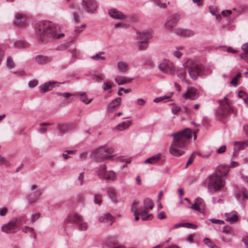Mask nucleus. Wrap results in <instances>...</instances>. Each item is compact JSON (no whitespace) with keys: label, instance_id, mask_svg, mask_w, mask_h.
Listing matches in <instances>:
<instances>
[{"label":"nucleus","instance_id":"1","mask_svg":"<svg viewBox=\"0 0 248 248\" xmlns=\"http://www.w3.org/2000/svg\"><path fill=\"white\" fill-rule=\"evenodd\" d=\"M171 136L173 137L174 139L170 146V152L174 156H180L183 155L184 152L177 148H185L188 140L192 137V131L190 129L186 128L177 133L171 134Z\"/></svg>","mask_w":248,"mask_h":248},{"label":"nucleus","instance_id":"2","mask_svg":"<svg viewBox=\"0 0 248 248\" xmlns=\"http://www.w3.org/2000/svg\"><path fill=\"white\" fill-rule=\"evenodd\" d=\"M37 34L42 39L45 35L52 38H60L64 36L63 33L56 34V29L47 21L40 22L36 29Z\"/></svg>","mask_w":248,"mask_h":248},{"label":"nucleus","instance_id":"3","mask_svg":"<svg viewBox=\"0 0 248 248\" xmlns=\"http://www.w3.org/2000/svg\"><path fill=\"white\" fill-rule=\"evenodd\" d=\"M226 181L224 178L214 173L207 178V189L211 194L221 190L225 186Z\"/></svg>","mask_w":248,"mask_h":248},{"label":"nucleus","instance_id":"4","mask_svg":"<svg viewBox=\"0 0 248 248\" xmlns=\"http://www.w3.org/2000/svg\"><path fill=\"white\" fill-rule=\"evenodd\" d=\"M186 66L190 78L196 80L204 73V66L200 63L194 62L191 59H188L186 62Z\"/></svg>","mask_w":248,"mask_h":248},{"label":"nucleus","instance_id":"5","mask_svg":"<svg viewBox=\"0 0 248 248\" xmlns=\"http://www.w3.org/2000/svg\"><path fill=\"white\" fill-rule=\"evenodd\" d=\"M225 102L222 100H219L220 106L216 110V116L217 118L222 120L227 118L233 111L232 109L229 105L228 99L226 97H224Z\"/></svg>","mask_w":248,"mask_h":248},{"label":"nucleus","instance_id":"6","mask_svg":"<svg viewBox=\"0 0 248 248\" xmlns=\"http://www.w3.org/2000/svg\"><path fill=\"white\" fill-rule=\"evenodd\" d=\"M113 153V149L111 148H105L99 147L93 151L95 161L100 162L108 158Z\"/></svg>","mask_w":248,"mask_h":248},{"label":"nucleus","instance_id":"7","mask_svg":"<svg viewBox=\"0 0 248 248\" xmlns=\"http://www.w3.org/2000/svg\"><path fill=\"white\" fill-rule=\"evenodd\" d=\"M97 175L102 179L111 181H115L116 179L115 173L112 170L107 171L105 164H102L99 167Z\"/></svg>","mask_w":248,"mask_h":248},{"label":"nucleus","instance_id":"8","mask_svg":"<svg viewBox=\"0 0 248 248\" xmlns=\"http://www.w3.org/2000/svg\"><path fill=\"white\" fill-rule=\"evenodd\" d=\"M158 68L163 72L172 76L175 75V68L173 64L170 61L164 60L159 64Z\"/></svg>","mask_w":248,"mask_h":248},{"label":"nucleus","instance_id":"9","mask_svg":"<svg viewBox=\"0 0 248 248\" xmlns=\"http://www.w3.org/2000/svg\"><path fill=\"white\" fill-rule=\"evenodd\" d=\"M18 219L14 218L7 223L4 224L1 227V231L6 233H14L18 227Z\"/></svg>","mask_w":248,"mask_h":248},{"label":"nucleus","instance_id":"10","mask_svg":"<svg viewBox=\"0 0 248 248\" xmlns=\"http://www.w3.org/2000/svg\"><path fill=\"white\" fill-rule=\"evenodd\" d=\"M82 5L85 10L89 13H94L97 9V5L94 0H82Z\"/></svg>","mask_w":248,"mask_h":248},{"label":"nucleus","instance_id":"11","mask_svg":"<svg viewBox=\"0 0 248 248\" xmlns=\"http://www.w3.org/2000/svg\"><path fill=\"white\" fill-rule=\"evenodd\" d=\"M180 16L179 14L173 15L171 18L167 21L165 23L164 26L165 28L168 30H171L179 21Z\"/></svg>","mask_w":248,"mask_h":248},{"label":"nucleus","instance_id":"12","mask_svg":"<svg viewBox=\"0 0 248 248\" xmlns=\"http://www.w3.org/2000/svg\"><path fill=\"white\" fill-rule=\"evenodd\" d=\"M109 16L112 18L118 20H124L127 17V16L122 12L116 9H111L108 12Z\"/></svg>","mask_w":248,"mask_h":248},{"label":"nucleus","instance_id":"13","mask_svg":"<svg viewBox=\"0 0 248 248\" xmlns=\"http://www.w3.org/2000/svg\"><path fill=\"white\" fill-rule=\"evenodd\" d=\"M183 97L186 99L195 100L198 97L197 89L194 87H189L186 92L183 94Z\"/></svg>","mask_w":248,"mask_h":248},{"label":"nucleus","instance_id":"14","mask_svg":"<svg viewBox=\"0 0 248 248\" xmlns=\"http://www.w3.org/2000/svg\"><path fill=\"white\" fill-rule=\"evenodd\" d=\"M42 195L41 190H37L34 194H30L26 197V200L29 204L32 205L35 203L36 201Z\"/></svg>","mask_w":248,"mask_h":248},{"label":"nucleus","instance_id":"15","mask_svg":"<svg viewBox=\"0 0 248 248\" xmlns=\"http://www.w3.org/2000/svg\"><path fill=\"white\" fill-rule=\"evenodd\" d=\"M229 171V167L223 164L218 165L216 169L214 174H217L218 176L224 178Z\"/></svg>","mask_w":248,"mask_h":248},{"label":"nucleus","instance_id":"16","mask_svg":"<svg viewBox=\"0 0 248 248\" xmlns=\"http://www.w3.org/2000/svg\"><path fill=\"white\" fill-rule=\"evenodd\" d=\"M66 219L69 223H79L83 221V217L79 214L74 213L69 215Z\"/></svg>","mask_w":248,"mask_h":248},{"label":"nucleus","instance_id":"17","mask_svg":"<svg viewBox=\"0 0 248 248\" xmlns=\"http://www.w3.org/2000/svg\"><path fill=\"white\" fill-rule=\"evenodd\" d=\"M56 83H58V82L56 81L46 82L40 85V92L42 93H45L50 91L54 87V84Z\"/></svg>","mask_w":248,"mask_h":248},{"label":"nucleus","instance_id":"18","mask_svg":"<svg viewBox=\"0 0 248 248\" xmlns=\"http://www.w3.org/2000/svg\"><path fill=\"white\" fill-rule=\"evenodd\" d=\"M35 61L39 64L44 65L50 63L52 61V58L44 55H38L36 57Z\"/></svg>","mask_w":248,"mask_h":248},{"label":"nucleus","instance_id":"19","mask_svg":"<svg viewBox=\"0 0 248 248\" xmlns=\"http://www.w3.org/2000/svg\"><path fill=\"white\" fill-rule=\"evenodd\" d=\"M121 98L117 97L112 100L108 107V111L110 112H113L121 104Z\"/></svg>","mask_w":248,"mask_h":248},{"label":"nucleus","instance_id":"20","mask_svg":"<svg viewBox=\"0 0 248 248\" xmlns=\"http://www.w3.org/2000/svg\"><path fill=\"white\" fill-rule=\"evenodd\" d=\"M117 68L119 72L124 74L128 70V64L125 62L120 61L117 62Z\"/></svg>","mask_w":248,"mask_h":248},{"label":"nucleus","instance_id":"21","mask_svg":"<svg viewBox=\"0 0 248 248\" xmlns=\"http://www.w3.org/2000/svg\"><path fill=\"white\" fill-rule=\"evenodd\" d=\"M247 146H248V141H239L235 142L234 144V153L233 155H234V153L235 152H238L242 150H244Z\"/></svg>","mask_w":248,"mask_h":248},{"label":"nucleus","instance_id":"22","mask_svg":"<svg viewBox=\"0 0 248 248\" xmlns=\"http://www.w3.org/2000/svg\"><path fill=\"white\" fill-rule=\"evenodd\" d=\"M139 203L137 202H134L132 203V206H131V211L135 215H140L142 216L143 214H146L147 213V211L143 210L141 209H139L138 210V207Z\"/></svg>","mask_w":248,"mask_h":248},{"label":"nucleus","instance_id":"23","mask_svg":"<svg viewBox=\"0 0 248 248\" xmlns=\"http://www.w3.org/2000/svg\"><path fill=\"white\" fill-rule=\"evenodd\" d=\"M151 36L149 31H144L138 33L137 39L140 42H148V40Z\"/></svg>","mask_w":248,"mask_h":248},{"label":"nucleus","instance_id":"24","mask_svg":"<svg viewBox=\"0 0 248 248\" xmlns=\"http://www.w3.org/2000/svg\"><path fill=\"white\" fill-rule=\"evenodd\" d=\"M133 78H129L124 77L117 76L114 80L119 85H123L127 83L130 82Z\"/></svg>","mask_w":248,"mask_h":248},{"label":"nucleus","instance_id":"25","mask_svg":"<svg viewBox=\"0 0 248 248\" xmlns=\"http://www.w3.org/2000/svg\"><path fill=\"white\" fill-rule=\"evenodd\" d=\"M131 124L130 121H125L118 124L116 127V129L119 131H123L128 128Z\"/></svg>","mask_w":248,"mask_h":248},{"label":"nucleus","instance_id":"26","mask_svg":"<svg viewBox=\"0 0 248 248\" xmlns=\"http://www.w3.org/2000/svg\"><path fill=\"white\" fill-rule=\"evenodd\" d=\"M16 21L14 22V24L17 27H19V24L23 23L26 20L25 17L20 14H18L16 15Z\"/></svg>","mask_w":248,"mask_h":248},{"label":"nucleus","instance_id":"27","mask_svg":"<svg viewBox=\"0 0 248 248\" xmlns=\"http://www.w3.org/2000/svg\"><path fill=\"white\" fill-rule=\"evenodd\" d=\"M237 198L238 200H244L248 199V193L246 188H243L241 190L239 191L237 195Z\"/></svg>","mask_w":248,"mask_h":248},{"label":"nucleus","instance_id":"28","mask_svg":"<svg viewBox=\"0 0 248 248\" xmlns=\"http://www.w3.org/2000/svg\"><path fill=\"white\" fill-rule=\"evenodd\" d=\"M143 205L145 209L144 210L147 211V209H152L154 207V203L152 201L149 199H146L144 200Z\"/></svg>","mask_w":248,"mask_h":248},{"label":"nucleus","instance_id":"29","mask_svg":"<svg viewBox=\"0 0 248 248\" xmlns=\"http://www.w3.org/2000/svg\"><path fill=\"white\" fill-rule=\"evenodd\" d=\"M114 84L110 81H105L103 83L102 85L103 91L106 92L108 91V93L111 92V89L113 87Z\"/></svg>","mask_w":248,"mask_h":248},{"label":"nucleus","instance_id":"30","mask_svg":"<svg viewBox=\"0 0 248 248\" xmlns=\"http://www.w3.org/2000/svg\"><path fill=\"white\" fill-rule=\"evenodd\" d=\"M113 219V217L111 216L110 214L107 213L104 215L102 216H101L99 218V220L100 222H108L109 220H111Z\"/></svg>","mask_w":248,"mask_h":248},{"label":"nucleus","instance_id":"31","mask_svg":"<svg viewBox=\"0 0 248 248\" xmlns=\"http://www.w3.org/2000/svg\"><path fill=\"white\" fill-rule=\"evenodd\" d=\"M21 231L24 233L30 232V233H33V238H36V234L34 233V229L33 228L29 227V226H25L22 228Z\"/></svg>","mask_w":248,"mask_h":248},{"label":"nucleus","instance_id":"32","mask_svg":"<svg viewBox=\"0 0 248 248\" xmlns=\"http://www.w3.org/2000/svg\"><path fill=\"white\" fill-rule=\"evenodd\" d=\"M108 195L113 201H116L117 198L115 194V191L112 188H109L108 190Z\"/></svg>","mask_w":248,"mask_h":248},{"label":"nucleus","instance_id":"33","mask_svg":"<svg viewBox=\"0 0 248 248\" xmlns=\"http://www.w3.org/2000/svg\"><path fill=\"white\" fill-rule=\"evenodd\" d=\"M104 53H105V52L104 51H100L98 53H97L96 54L91 56V58H92V59L94 60H102L103 61L105 60H106L105 57L100 56L101 55L104 54Z\"/></svg>","mask_w":248,"mask_h":248},{"label":"nucleus","instance_id":"34","mask_svg":"<svg viewBox=\"0 0 248 248\" xmlns=\"http://www.w3.org/2000/svg\"><path fill=\"white\" fill-rule=\"evenodd\" d=\"M242 49L245 51L243 54L240 56L242 59L245 60V57L248 56V43H245L242 46Z\"/></svg>","mask_w":248,"mask_h":248},{"label":"nucleus","instance_id":"35","mask_svg":"<svg viewBox=\"0 0 248 248\" xmlns=\"http://www.w3.org/2000/svg\"><path fill=\"white\" fill-rule=\"evenodd\" d=\"M176 33L178 35H193V33L192 31L190 30H178L177 31Z\"/></svg>","mask_w":248,"mask_h":248},{"label":"nucleus","instance_id":"36","mask_svg":"<svg viewBox=\"0 0 248 248\" xmlns=\"http://www.w3.org/2000/svg\"><path fill=\"white\" fill-rule=\"evenodd\" d=\"M6 65L7 67L10 69H12L14 68L15 66V63L14 61L13 60L12 58L10 56H9L7 58Z\"/></svg>","mask_w":248,"mask_h":248},{"label":"nucleus","instance_id":"37","mask_svg":"<svg viewBox=\"0 0 248 248\" xmlns=\"http://www.w3.org/2000/svg\"><path fill=\"white\" fill-rule=\"evenodd\" d=\"M152 1L160 8L163 9L166 8L167 7L168 5L170 4L169 2H168V3H162L160 1V0H152Z\"/></svg>","mask_w":248,"mask_h":248},{"label":"nucleus","instance_id":"38","mask_svg":"<svg viewBox=\"0 0 248 248\" xmlns=\"http://www.w3.org/2000/svg\"><path fill=\"white\" fill-rule=\"evenodd\" d=\"M81 0H66L67 4L70 8L72 9L79 3Z\"/></svg>","mask_w":248,"mask_h":248},{"label":"nucleus","instance_id":"39","mask_svg":"<svg viewBox=\"0 0 248 248\" xmlns=\"http://www.w3.org/2000/svg\"><path fill=\"white\" fill-rule=\"evenodd\" d=\"M161 154L158 153L150 158L151 162H152V164H155L160 160L161 159Z\"/></svg>","mask_w":248,"mask_h":248},{"label":"nucleus","instance_id":"40","mask_svg":"<svg viewBox=\"0 0 248 248\" xmlns=\"http://www.w3.org/2000/svg\"><path fill=\"white\" fill-rule=\"evenodd\" d=\"M78 229L82 231H86L88 227V225L87 223L83 222H80L79 223H78Z\"/></svg>","mask_w":248,"mask_h":248},{"label":"nucleus","instance_id":"41","mask_svg":"<svg viewBox=\"0 0 248 248\" xmlns=\"http://www.w3.org/2000/svg\"><path fill=\"white\" fill-rule=\"evenodd\" d=\"M138 48L140 50H145L148 47V42H140L138 45Z\"/></svg>","mask_w":248,"mask_h":248},{"label":"nucleus","instance_id":"42","mask_svg":"<svg viewBox=\"0 0 248 248\" xmlns=\"http://www.w3.org/2000/svg\"><path fill=\"white\" fill-rule=\"evenodd\" d=\"M186 71L184 69H181L177 71V76L182 80L185 79Z\"/></svg>","mask_w":248,"mask_h":248},{"label":"nucleus","instance_id":"43","mask_svg":"<svg viewBox=\"0 0 248 248\" xmlns=\"http://www.w3.org/2000/svg\"><path fill=\"white\" fill-rule=\"evenodd\" d=\"M25 45V43L21 40H18L14 42V46L15 48H21Z\"/></svg>","mask_w":248,"mask_h":248},{"label":"nucleus","instance_id":"44","mask_svg":"<svg viewBox=\"0 0 248 248\" xmlns=\"http://www.w3.org/2000/svg\"><path fill=\"white\" fill-rule=\"evenodd\" d=\"M226 220L232 224L238 220V216L236 215H233L231 217H227Z\"/></svg>","mask_w":248,"mask_h":248},{"label":"nucleus","instance_id":"45","mask_svg":"<svg viewBox=\"0 0 248 248\" xmlns=\"http://www.w3.org/2000/svg\"><path fill=\"white\" fill-rule=\"evenodd\" d=\"M115 29L121 28L126 29L128 27V25L124 23H118L114 25Z\"/></svg>","mask_w":248,"mask_h":248},{"label":"nucleus","instance_id":"46","mask_svg":"<svg viewBox=\"0 0 248 248\" xmlns=\"http://www.w3.org/2000/svg\"><path fill=\"white\" fill-rule=\"evenodd\" d=\"M141 216V219L142 220H151L153 218V216L151 214H147V212L146 214H144Z\"/></svg>","mask_w":248,"mask_h":248},{"label":"nucleus","instance_id":"47","mask_svg":"<svg viewBox=\"0 0 248 248\" xmlns=\"http://www.w3.org/2000/svg\"><path fill=\"white\" fill-rule=\"evenodd\" d=\"M195 156H196L195 153H194L191 154V155L189 157V158L186 163V168L189 165L193 163L194 160L195 158Z\"/></svg>","mask_w":248,"mask_h":248},{"label":"nucleus","instance_id":"48","mask_svg":"<svg viewBox=\"0 0 248 248\" xmlns=\"http://www.w3.org/2000/svg\"><path fill=\"white\" fill-rule=\"evenodd\" d=\"M94 202L95 204L100 205L102 202V196L101 195H95L94 198Z\"/></svg>","mask_w":248,"mask_h":248},{"label":"nucleus","instance_id":"49","mask_svg":"<svg viewBox=\"0 0 248 248\" xmlns=\"http://www.w3.org/2000/svg\"><path fill=\"white\" fill-rule=\"evenodd\" d=\"M241 75L240 73H238L236 77L234 78H233L232 80L230 82V83L232 85H235L237 82V81L239 80V79L241 78Z\"/></svg>","mask_w":248,"mask_h":248},{"label":"nucleus","instance_id":"50","mask_svg":"<svg viewBox=\"0 0 248 248\" xmlns=\"http://www.w3.org/2000/svg\"><path fill=\"white\" fill-rule=\"evenodd\" d=\"M40 213H36L33 214L31 217V221L32 222H35L37 221L40 217Z\"/></svg>","mask_w":248,"mask_h":248},{"label":"nucleus","instance_id":"51","mask_svg":"<svg viewBox=\"0 0 248 248\" xmlns=\"http://www.w3.org/2000/svg\"><path fill=\"white\" fill-rule=\"evenodd\" d=\"M80 100L86 104H89L91 102V100H88L84 94H82L81 95Z\"/></svg>","mask_w":248,"mask_h":248},{"label":"nucleus","instance_id":"52","mask_svg":"<svg viewBox=\"0 0 248 248\" xmlns=\"http://www.w3.org/2000/svg\"><path fill=\"white\" fill-rule=\"evenodd\" d=\"M184 227L195 229L197 228V226L191 223H184Z\"/></svg>","mask_w":248,"mask_h":248},{"label":"nucleus","instance_id":"53","mask_svg":"<svg viewBox=\"0 0 248 248\" xmlns=\"http://www.w3.org/2000/svg\"><path fill=\"white\" fill-rule=\"evenodd\" d=\"M195 202L197 204H198V205L200 207H202V206H203L204 205V202L203 200L202 199L200 198H197L196 199Z\"/></svg>","mask_w":248,"mask_h":248},{"label":"nucleus","instance_id":"54","mask_svg":"<svg viewBox=\"0 0 248 248\" xmlns=\"http://www.w3.org/2000/svg\"><path fill=\"white\" fill-rule=\"evenodd\" d=\"M204 243L208 247H210L214 243L212 242L211 240L208 238H205L203 239Z\"/></svg>","mask_w":248,"mask_h":248},{"label":"nucleus","instance_id":"55","mask_svg":"<svg viewBox=\"0 0 248 248\" xmlns=\"http://www.w3.org/2000/svg\"><path fill=\"white\" fill-rule=\"evenodd\" d=\"M5 164L6 166H10V163L6 162V159L0 154V164Z\"/></svg>","mask_w":248,"mask_h":248},{"label":"nucleus","instance_id":"56","mask_svg":"<svg viewBox=\"0 0 248 248\" xmlns=\"http://www.w3.org/2000/svg\"><path fill=\"white\" fill-rule=\"evenodd\" d=\"M86 27L85 24H82L80 26H77L75 27V31L76 32H81L84 29H85Z\"/></svg>","mask_w":248,"mask_h":248},{"label":"nucleus","instance_id":"57","mask_svg":"<svg viewBox=\"0 0 248 248\" xmlns=\"http://www.w3.org/2000/svg\"><path fill=\"white\" fill-rule=\"evenodd\" d=\"M212 223H216V224H223L224 223V221L220 219H217L215 218H211L209 220Z\"/></svg>","mask_w":248,"mask_h":248},{"label":"nucleus","instance_id":"58","mask_svg":"<svg viewBox=\"0 0 248 248\" xmlns=\"http://www.w3.org/2000/svg\"><path fill=\"white\" fill-rule=\"evenodd\" d=\"M8 212V209L6 207H3L0 210V215L1 216H4L6 215V214Z\"/></svg>","mask_w":248,"mask_h":248},{"label":"nucleus","instance_id":"59","mask_svg":"<svg viewBox=\"0 0 248 248\" xmlns=\"http://www.w3.org/2000/svg\"><path fill=\"white\" fill-rule=\"evenodd\" d=\"M37 84H38V81L35 80H31V81H29V82L28 83L29 86L31 88H34L35 86H36L37 85Z\"/></svg>","mask_w":248,"mask_h":248},{"label":"nucleus","instance_id":"60","mask_svg":"<svg viewBox=\"0 0 248 248\" xmlns=\"http://www.w3.org/2000/svg\"><path fill=\"white\" fill-rule=\"evenodd\" d=\"M70 45L69 43H66L62 45L61 46H59V49L60 50H64L67 48H68Z\"/></svg>","mask_w":248,"mask_h":248},{"label":"nucleus","instance_id":"61","mask_svg":"<svg viewBox=\"0 0 248 248\" xmlns=\"http://www.w3.org/2000/svg\"><path fill=\"white\" fill-rule=\"evenodd\" d=\"M187 208L192 209L195 211H198L200 209V207L195 202L191 206H188Z\"/></svg>","mask_w":248,"mask_h":248},{"label":"nucleus","instance_id":"62","mask_svg":"<svg viewBox=\"0 0 248 248\" xmlns=\"http://www.w3.org/2000/svg\"><path fill=\"white\" fill-rule=\"evenodd\" d=\"M184 108H185V112L186 114V115H188V116H191V114L192 112V109H191L187 107H185Z\"/></svg>","mask_w":248,"mask_h":248},{"label":"nucleus","instance_id":"63","mask_svg":"<svg viewBox=\"0 0 248 248\" xmlns=\"http://www.w3.org/2000/svg\"><path fill=\"white\" fill-rule=\"evenodd\" d=\"M87 155V152H82L81 153L79 156V158L80 159L82 160H85Z\"/></svg>","mask_w":248,"mask_h":248},{"label":"nucleus","instance_id":"64","mask_svg":"<svg viewBox=\"0 0 248 248\" xmlns=\"http://www.w3.org/2000/svg\"><path fill=\"white\" fill-rule=\"evenodd\" d=\"M180 110V107L175 106L172 108V112L174 114H177Z\"/></svg>","mask_w":248,"mask_h":248}]
</instances>
